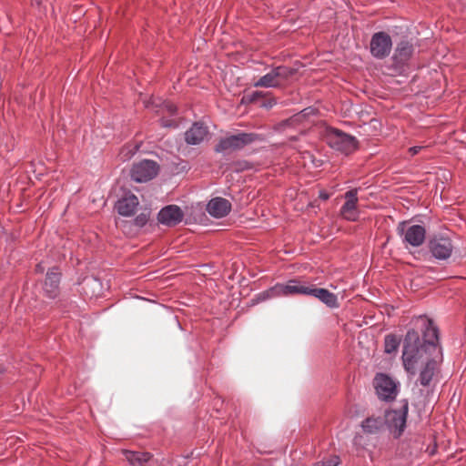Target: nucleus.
<instances>
[{
  "label": "nucleus",
  "instance_id": "17",
  "mask_svg": "<svg viewBox=\"0 0 466 466\" xmlns=\"http://www.w3.org/2000/svg\"><path fill=\"white\" fill-rule=\"evenodd\" d=\"M385 427V420L383 417L371 415L363 420L360 423V428L363 433L367 435H376L380 433Z\"/></svg>",
  "mask_w": 466,
  "mask_h": 466
},
{
  "label": "nucleus",
  "instance_id": "7",
  "mask_svg": "<svg viewBox=\"0 0 466 466\" xmlns=\"http://www.w3.org/2000/svg\"><path fill=\"white\" fill-rule=\"evenodd\" d=\"M158 168L159 167L156 161L144 159L133 165L130 176L136 182H147L157 175Z\"/></svg>",
  "mask_w": 466,
  "mask_h": 466
},
{
  "label": "nucleus",
  "instance_id": "18",
  "mask_svg": "<svg viewBox=\"0 0 466 466\" xmlns=\"http://www.w3.org/2000/svg\"><path fill=\"white\" fill-rule=\"evenodd\" d=\"M208 128L201 124L195 123L186 133L185 139L187 144L198 145L208 135Z\"/></svg>",
  "mask_w": 466,
  "mask_h": 466
},
{
  "label": "nucleus",
  "instance_id": "32",
  "mask_svg": "<svg viewBox=\"0 0 466 466\" xmlns=\"http://www.w3.org/2000/svg\"><path fill=\"white\" fill-rule=\"evenodd\" d=\"M319 198L322 200H328L329 198V194L325 190H320L319 192Z\"/></svg>",
  "mask_w": 466,
  "mask_h": 466
},
{
  "label": "nucleus",
  "instance_id": "33",
  "mask_svg": "<svg viewBox=\"0 0 466 466\" xmlns=\"http://www.w3.org/2000/svg\"><path fill=\"white\" fill-rule=\"evenodd\" d=\"M276 104H277L276 99L275 98H270L267 103H264L262 105V106L269 108V107H272Z\"/></svg>",
  "mask_w": 466,
  "mask_h": 466
},
{
  "label": "nucleus",
  "instance_id": "10",
  "mask_svg": "<svg viewBox=\"0 0 466 466\" xmlns=\"http://www.w3.org/2000/svg\"><path fill=\"white\" fill-rule=\"evenodd\" d=\"M429 249L437 259H447L453 251L451 239L447 237H434L429 242Z\"/></svg>",
  "mask_w": 466,
  "mask_h": 466
},
{
  "label": "nucleus",
  "instance_id": "14",
  "mask_svg": "<svg viewBox=\"0 0 466 466\" xmlns=\"http://www.w3.org/2000/svg\"><path fill=\"white\" fill-rule=\"evenodd\" d=\"M231 210V203L223 198H214L207 205L208 213L216 218L226 217Z\"/></svg>",
  "mask_w": 466,
  "mask_h": 466
},
{
  "label": "nucleus",
  "instance_id": "15",
  "mask_svg": "<svg viewBox=\"0 0 466 466\" xmlns=\"http://www.w3.org/2000/svg\"><path fill=\"white\" fill-rule=\"evenodd\" d=\"M308 296H312L318 299L330 309H337L339 307L337 295H335L334 293L330 292L326 289L316 288L314 285L310 284V289Z\"/></svg>",
  "mask_w": 466,
  "mask_h": 466
},
{
  "label": "nucleus",
  "instance_id": "30",
  "mask_svg": "<svg viewBox=\"0 0 466 466\" xmlns=\"http://www.w3.org/2000/svg\"><path fill=\"white\" fill-rule=\"evenodd\" d=\"M160 124L162 127H177V123L175 120H167L164 117L160 119Z\"/></svg>",
  "mask_w": 466,
  "mask_h": 466
},
{
  "label": "nucleus",
  "instance_id": "25",
  "mask_svg": "<svg viewBox=\"0 0 466 466\" xmlns=\"http://www.w3.org/2000/svg\"><path fill=\"white\" fill-rule=\"evenodd\" d=\"M265 96H266V93H264L262 91H253V92H251L249 94L245 95L242 97V102L243 103H248V104L255 103L259 98H262Z\"/></svg>",
  "mask_w": 466,
  "mask_h": 466
},
{
  "label": "nucleus",
  "instance_id": "4",
  "mask_svg": "<svg viewBox=\"0 0 466 466\" xmlns=\"http://www.w3.org/2000/svg\"><path fill=\"white\" fill-rule=\"evenodd\" d=\"M326 138L332 148L346 155L354 152L358 147L356 137L335 128L328 131Z\"/></svg>",
  "mask_w": 466,
  "mask_h": 466
},
{
  "label": "nucleus",
  "instance_id": "24",
  "mask_svg": "<svg viewBox=\"0 0 466 466\" xmlns=\"http://www.w3.org/2000/svg\"><path fill=\"white\" fill-rule=\"evenodd\" d=\"M400 345V339L393 334H389L385 337L384 346L386 353L395 352Z\"/></svg>",
  "mask_w": 466,
  "mask_h": 466
},
{
  "label": "nucleus",
  "instance_id": "6",
  "mask_svg": "<svg viewBox=\"0 0 466 466\" xmlns=\"http://www.w3.org/2000/svg\"><path fill=\"white\" fill-rule=\"evenodd\" d=\"M374 387L379 399L386 401L395 400L399 391L398 383L383 373L375 376Z\"/></svg>",
  "mask_w": 466,
  "mask_h": 466
},
{
  "label": "nucleus",
  "instance_id": "23",
  "mask_svg": "<svg viewBox=\"0 0 466 466\" xmlns=\"http://www.w3.org/2000/svg\"><path fill=\"white\" fill-rule=\"evenodd\" d=\"M273 70L275 72L278 81H279V85H281L282 81L288 80L289 77L294 76L297 72V70L295 68L286 66H279L273 67Z\"/></svg>",
  "mask_w": 466,
  "mask_h": 466
},
{
  "label": "nucleus",
  "instance_id": "16",
  "mask_svg": "<svg viewBox=\"0 0 466 466\" xmlns=\"http://www.w3.org/2000/svg\"><path fill=\"white\" fill-rule=\"evenodd\" d=\"M138 204L139 201L137 196L127 194L116 202V208L119 215L130 217L135 214Z\"/></svg>",
  "mask_w": 466,
  "mask_h": 466
},
{
  "label": "nucleus",
  "instance_id": "34",
  "mask_svg": "<svg viewBox=\"0 0 466 466\" xmlns=\"http://www.w3.org/2000/svg\"><path fill=\"white\" fill-rule=\"evenodd\" d=\"M36 5H40L41 0H33Z\"/></svg>",
  "mask_w": 466,
  "mask_h": 466
},
{
  "label": "nucleus",
  "instance_id": "31",
  "mask_svg": "<svg viewBox=\"0 0 466 466\" xmlns=\"http://www.w3.org/2000/svg\"><path fill=\"white\" fill-rule=\"evenodd\" d=\"M423 148H424V147L415 146V147H410L409 152L410 153L411 156H415L418 153H420Z\"/></svg>",
  "mask_w": 466,
  "mask_h": 466
},
{
  "label": "nucleus",
  "instance_id": "21",
  "mask_svg": "<svg viewBox=\"0 0 466 466\" xmlns=\"http://www.w3.org/2000/svg\"><path fill=\"white\" fill-rule=\"evenodd\" d=\"M123 453L132 466H145V463L151 459L148 452L124 451Z\"/></svg>",
  "mask_w": 466,
  "mask_h": 466
},
{
  "label": "nucleus",
  "instance_id": "29",
  "mask_svg": "<svg viewBox=\"0 0 466 466\" xmlns=\"http://www.w3.org/2000/svg\"><path fill=\"white\" fill-rule=\"evenodd\" d=\"M338 464V458L329 460L327 461H319L316 466H336Z\"/></svg>",
  "mask_w": 466,
  "mask_h": 466
},
{
  "label": "nucleus",
  "instance_id": "3",
  "mask_svg": "<svg viewBox=\"0 0 466 466\" xmlns=\"http://www.w3.org/2000/svg\"><path fill=\"white\" fill-rule=\"evenodd\" d=\"M397 233L402 238L405 246L414 248L421 246L426 238V229L420 225H410L408 221H401L397 227Z\"/></svg>",
  "mask_w": 466,
  "mask_h": 466
},
{
  "label": "nucleus",
  "instance_id": "26",
  "mask_svg": "<svg viewBox=\"0 0 466 466\" xmlns=\"http://www.w3.org/2000/svg\"><path fill=\"white\" fill-rule=\"evenodd\" d=\"M157 112L162 114L167 113L173 116L177 113V106L170 102H164Z\"/></svg>",
  "mask_w": 466,
  "mask_h": 466
},
{
  "label": "nucleus",
  "instance_id": "13",
  "mask_svg": "<svg viewBox=\"0 0 466 466\" xmlns=\"http://www.w3.org/2000/svg\"><path fill=\"white\" fill-rule=\"evenodd\" d=\"M184 218V212L177 205H168L163 208L157 215L159 223L167 227H174L179 224Z\"/></svg>",
  "mask_w": 466,
  "mask_h": 466
},
{
  "label": "nucleus",
  "instance_id": "11",
  "mask_svg": "<svg viewBox=\"0 0 466 466\" xmlns=\"http://www.w3.org/2000/svg\"><path fill=\"white\" fill-rule=\"evenodd\" d=\"M61 272L58 268L53 267L46 272L43 282L44 294L49 299H56L60 292Z\"/></svg>",
  "mask_w": 466,
  "mask_h": 466
},
{
  "label": "nucleus",
  "instance_id": "27",
  "mask_svg": "<svg viewBox=\"0 0 466 466\" xmlns=\"http://www.w3.org/2000/svg\"><path fill=\"white\" fill-rule=\"evenodd\" d=\"M353 444L357 448H364L365 446V439L362 434L357 433L353 438Z\"/></svg>",
  "mask_w": 466,
  "mask_h": 466
},
{
  "label": "nucleus",
  "instance_id": "1",
  "mask_svg": "<svg viewBox=\"0 0 466 466\" xmlns=\"http://www.w3.org/2000/svg\"><path fill=\"white\" fill-rule=\"evenodd\" d=\"M411 322L414 328L409 329L405 336L401 358L405 370L414 375L417 366L430 360L428 355L437 350L439 329L432 319L422 315Z\"/></svg>",
  "mask_w": 466,
  "mask_h": 466
},
{
  "label": "nucleus",
  "instance_id": "9",
  "mask_svg": "<svg viewBox=\"0 0 466 466\" xmlns=\"http://www.w3.org/2000/svg\"><path fill=\"white\" fill-rule=\"evenodd\" d=\"M392 41L390 36L385 32L375 33L370 40V53L378 58L383 59L390 53Z\"/></svg>",
  "mask_w": 466,
  "mask_h": 466
},
{
  "label": "nucleus",
  "instance_id": "19",
  "mask_svg": "<svg viewBox=\"0 0 466 466\" xmlns=\"http://www.w3.org/2000/svg\"><path fill=\"white\" fill-rule=\"evenodd\" d=\"M413 54V46L407 41L400 42L395 51L394 59L398 64H405Z\"/></svg>",
  "mask_w": 466,
  "mask_h": 466
},
{
  "label": "nucleus",
  "instance_id": "35",
  "mask_svg": "<svg viewBox=\"0 0 466 466\" xmlns=\"http://www.w3.org/2000/svg\"><path fill=\"white\" fill-rule=\"evenodd\" d=\"M36 270H42V268H40V265H37Z\"/></svg>",
  "mask_w": 466,
  "mask_h": 466
},
{
  "label": "nucleus",
  "instance_id": "28",
  "mask_svg": "<svg viewBox=\"0 0 466 466\" xmlns=\"http://www.w3.org/2000/svg\"><path fill=\"white\" fill-rule=\"evenodd\" d=\"M147 221V217L144 214L137 216L135 218V224L138 227H143Z\"/></svg>",
  "mask_w": 466,
  "mask_h": 466
},
{
  "label": "nucleus",
  "instance_id": "22",
  "mask_svg": "<svg viewBox=\"0 0 466 466\" xmlns=\"http://www.w3.org/2000/svg\"><path fill=\"white\" fill-rule=\"evenodd\" d=\"M253 86L255 87H279V81H278L277 76L275 75V72L273 68L264 75L263 76L259 77L256 82H254Z\"/></svg>",
  "mask_w": 466,
  "mask_h": 466
},
{
  "label": "nucleus",
  "instance_id": "8",
  "mask_svg": "<svg viewBox=\"0 0 466 466\" xmlns=\"http://www.w3.org/2000/svg\"><path fill=\"white\" fill-rule=\"evenodd\" d=\"M310 284L299 279H290L285 284H277L270 290L272 296L309 295Z\"/></svg>",
  "mask_w": 466,
  "mask_h": 466
},
{
  "label": "nucleus",
  "instance_id": "2",
  "mask_svg": "<svg viewBox=\"0 0 466 466\" xmlns=\"http://www.w3.org/2000/svg\"><path fill=\"white\" fill-rule=\"evenodd\" d=\"M259 139V136L254 133H238L221 138L215 147L218 153L235 151L243 148L256 140Z\"/></svg>",
  "mask_w": 466,
  "mask_h": 466
},
{
  "label": "nucleus",
  "instance_id": "5",
  "mask_svg": "<svg viewBox=\"0 0 466 466\" xmlns=\"http://www.w3.org/2000/svg\"><path fill=\"white\" fill-rule=\"evenodd\" d=\"M409 403L406 400H402L400 410H388L385 413V425L387 424L394 438H400L406 427Z\"/></svg>",
  "mask_w": 466,
  "mask_h": 466
},
{
  "label": "nucleus",
  "instance_id": "12",
  "mask_svg": "<svg viewBox=\"0 0 466 466\" xmlns=\"http://www.w3.org/2000/svg\"><path fill=\"white\" fill-rule=\"evenodd\" d=\"M344 198L346 201L340 208V215L349 221H356L360 215L358 210V189L353 188L347 191Z\"/></svg>",
  "mask_w": 466,
  "mask_h": 466
},
{
  "label": "nucleus",
  "instance_id": "20",
  "mask_svg": "<svg viewBox=\"0 0 466 466\" xmlns=\"http://www.w3.org/2000/svg\"><path fill=\"white\" fill-rule=\"evenodd\" d=\"M437 363L434 360H428L420 372L419 381L422 386H429L436 370Z\"/></svg>",
  "mask_w": 466,
  "mask_h": 466
}]
</instances>
